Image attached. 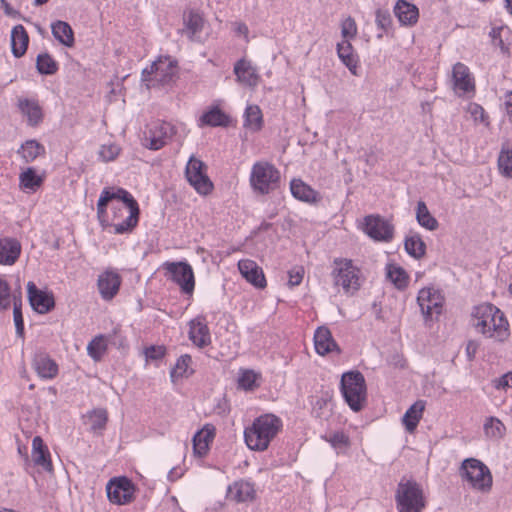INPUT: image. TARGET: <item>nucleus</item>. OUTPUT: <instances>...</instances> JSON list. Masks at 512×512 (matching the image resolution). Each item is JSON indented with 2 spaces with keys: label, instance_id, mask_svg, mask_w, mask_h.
I'll return each instance as SVG.
<instances>
[{
  "label": "nucleus",
  "instance_id": "obj_55",
  "mask_svg": "<svg viewBox=\"0 0 512 512\" xmlns=\"http://www.w3.org/2000/svg\"><path fill=\"white\" fill-rule=\"evenodd\" d=\"M327 441L336 449L347 448L350 445V439L344 432L333 433Z\"/></svg>",
  "mask_w": 512,
  "mask_h": 512
},
{
  "label": "nucleus",
  "instance_id": "obj_20",
  "mask_svg": "<svg viewBox=\"0 0 512 512\" xmlns=\"http://www.w3.org/2000/svg\"><path fill=\"white\" fill-rule=\"evenodd\" d=\"M238 269L241 275L256 288L263 289L266 287L264 273L255 261L250 259L240 260Z\"/></svg>",
  "mask_w": 512,
  "mask_h": 512
},
{
  "label": "nucleus",
  "instance_id": "obj_1",
  "mask_svg": "<svg viewBox=\"0 0 512 512\" xmlns=\"http://www.w3.org/2000/svg\"><path fill=\"white\" fill-rule=\"evenodd\" d=\"M472 326L485 337L503 342L509 335V323L504 313L491 303H483L474 307Z\"/></svg>",
  "mask_w": 512,
  "mask_h": 512
},
{
  "label": "nucleus",
  "instance_id": "obj_50",
  "mask_svg": "<svg viewBox=\"0 0 512 512\" xmlns=\"http://www.w3.org/2000/svg\"><path fill=\"white\" fill-rule=\"evenodd\" d=\"M376 25L379 29L382 30L381 33L377 35L378 38H382L384 34H388L392 28V19L388 12L377 11Z\"/></svg>",
  "mask_w": 512,
  "mask_h": 512
},
{
  "label": "nucleus",
  "instance_id": "obj_59",
  "mask_svg": "<svg viewBox=\"0 0 512 512\" xmlns=\"http://www.w3.org/2000/svg\"><path fill=\"white\" fill-rule=\"evenodd\" d=\"M304 270L302 267H298L289 271V285L291 287L298 286L303 279Z\"/></svg>",
  "mask_w": 512,
  "mask_h": 512
},
{
  "label": "nucleus",
  "instance_id": "obj_26",
  "mask_svg": "<svg viewBox=\"0 0 512 512\" xmlns=\"http://www.w3.org/2000/svg\"><path fill=\"white\" fill-rule=\"evenodd\" d=\"M32 460L36 466L47 472L53 470L50 452L40 436H35L32 440Z\"/></svg>",
  "mask_w": 512,
  "mask_h": 512
},
{
  "label": "nucleus",
  "instance_id": "obj_64",
  "mask_svg": "<svg viewBox=\"0 0 512 512\" xmlns=\"http://www.w3.org/2000/svg\"><path fill=\"white\" fill-rule=\"evenodd\" d=\"M182 475H183V472H179L177 468H172L168 472L167 477H168L169 481L174 482V481L178 480Z\"/></svg>",
  "mask_w": 512,
  "mask_h": 512
},
{
  "label": "nucleus",
  "instance_id": "obj_63",
  "mask_svg": "<svg viewBox=\"0 0 512 512\" xmlns=\"http://www.w3.org/2000/svg\"><path fill=\"white\" fill-rule=\"evenodd\" d=\"M476 350L477 345L474 342L470 341L466 346V353L469 360H472L475 357Z\"/></svg>",
  "mask_w": 512,
  "mask_h": 512
},
{
  "label": "nucleus",
  "instance_id": "obj_10",
  "mask_svg": "<svg viewBox=\"0 0 512 512\" xmlns=\"http://www.w3.org/2000/svg\"><path fill=\"white\" fill-rule=\"evenodd\" d=\"M189 184L201 195H208L213 190V183L207 175V165L192 155L185 168Z\"/></svg>",
  "mask_w": 512,
  "mask_h": 512
},
{
  "label": "nucleus",
  "instance_id": "obj_41",
  "mask_svg": "<svg viewBox=\"0 0 512 512\" xmlns=\"http://www.w3.org/2000/svg\"><path fill=\"white\" fill-rule=\"evenodd\" d=\"M263 125L262 112L257 105H248L244 113V126L252 131H259Z\"/></svg>",
  "mask_w": 512,
  "mask_h": 512
},
{
  "label": "nucleus",
  "instance_id": "obj_38",
  "mask_svg": "<svg viewBox=\"0 0 512 512\" xmlns=\"http://www.w3.org/2000/svg\"><path fill=\"white\" fill-rule=\"evenodd\" d=\"M86 423L90 426L93 432L102 431L105 429L108 421V413L106 409L96 408L85 415Z\"/></svg>",
  "mask_w": 512,
  "mask_h": 512
},
{
  "label": "nucleus",
  "instance_id": "obj_37",
  "mask_svg": "<svg viewBox=\"0 0 512 512\" xmlns=\"http://www.w3.org/2000/svg\"><path fill=\"white\" fill-rule=\"evenodd\" d=\"M404 247L406 252L415 259L422 258L426 252V244L418 233L407 236Z\"/></svg>",
  "mask_w": 512,
  "mask_h": 512
},
{
  "label": "nucleus",
  "instance_id": "obj_43",
  "mask_svg": "<svg viewBox=\"0 0 512 512\" xmlns=\"http://www.w3.org/2000/svg\"><path fill=\"white\" fill-rule=\"evenodd\" d=\"M204 27V18L196 12H189L185 18V28L190 38H194L202 31Z\"/></svg>",
  "mask_w": 512,
  "mask_h": 512
},
{
  "label": "nucleus",
  "instance_id": "obj_17",
  "mask_svg": "<svg viewBox=\"0 0 512 512\" xmlns=\"http://www.w3.org/2000/svg\"><path fill=\"white\" fill-rule=\"evenodd\" d=\"M121 276L113 270H107L99 275L97 285L104 300L113 299L120 289Z\"/></svg>",
  "mask_w": 512,
  "mask_h": 512
},
{
  "label": "nucleus",
  "instance_id": "obj_11",
  "mask_svg": "<svg viewBox=\"0 0 512 512\" xmlns=\"http://www.w3.org/2000/svg\"><path fill=\"white\" fill-rule=\"evenodd\" d=\"M175 127L165 121H156L151 123L144 132L142 144L150 150H159L164 147L167 142L175 134Z\"/></svg>",
  "mask_w": 512,
  "mask_h": 512
},
{
  "label": "nucleus",
  "instance_id": "obj_60",
  "mask_svg": "<svg viewBox=\"0 0 512 512\" xmlns=\"http://www.w3.org/2000/svg\"><path fill=\"white\" fill-rule=\"evenodd\" d=\"M234 31L238 36L244 37L245 40L248 39L249 29L245 23H242V22L234 23Z\"/></svg>",
  "mask_w": 512,
  "mask_h": 512
},
{
  "label": "nucleus",
  "instance_id": "obj_4",
  "mask_svg": "<svg viewBox=\"0 0 512 512\" xmlns=\"http://www.w3.org/2000/svg\"><path fill=\"white\" fill-rule=\"evenodd\" d=\"M281 174L275 165L268 161L253 164L249 176L252 191L257 195H268L280 187Z\"/></svg>",
  "mask_w": 512,
  "mask_h": 512
},
{
  "label": "nucleus",
  "instance_id": "obj_24",
  "mask_svg": "<svg viewBox=\"0 0 512 512\" xmlns=\"http://www.w3.org/2000/svg\"><path fill=\"white\" fill-rule=\"evenodd\" d=\"M33 367L42 379H53L57 376L59 368L57 363L45 352H38L33 358Z\"/></svg>",
  "mask_w": 512,
  "mask_h": 512
},
{
  "label": "nucleus",
  "instance_id": "obj_27",
  "mask_svg": "<svg viewBox=\"0 0 512 512\" xmlns=\"http://www.w3.org/2000/svg\"><path fill=\"white\" fill-rule=\"evenodd\" d=\"M394 13L401 25L414 26L419 19V9L416 5L409 3L405 0H398Z\"/></svg>",
  "mask_w": 512,
  "mask_h": 512
},
{
  "label": "nucleus",
  "instance_id": "obj_22",
  "mask_svg": "<svg viewBox=\"0 0 512 512\" xmlns=\"http://www.w3.org/2000/svg\"><path fill=\"white\" fill-rule=\"evenodd\" d=\"M314 346L316 352L322 356L333 351L341 352L338 344L332 337L331 331L325 326L316 329L314 333Z\"/></svg>",
  "mask_w": 512,
  "mask_h": 512
},
{
  "label": "nucleus",
  "instance_id": "obj_30",
  "mask_svg": "<svg viewBox=\"0 0 512 512\" xmlns=\"http://www.w3.org/2000/svg\"><path fill=\"white\" fill-rule=\"evenodd\" d=\"M291 194L294 198L306 202L315 203L319 200V194L301 179H293L290 183Z\"/></svg>",
  "mask_w": 512,
  "mask_h": 512
},
{
  "label": "nucleus",
  "instance_id": "obj_13",
  "mask_svg": "<svg viewBox=\"0 0 512 512\" xmlns=\"http://www.w3.org/2000/svg\"><path fill=\"white\" fill-rule=\"evenodd\" d=\"M107 496L110 502L117 505H125L134 497V485L126 477L111 479L106 486Z\"/></svg>",
  "mask_w": 512,
  "mask_h": 512
},
{
  "label": "nucleus",
  "instance_id": "obj_62",
  "mask_svg": "<svg viewBox=\"0 0 512 512\" xmlns=\"http://www.w3.org/2000/svg\"><path fill=\"white\" fill-rule=\"evenodd\" d=\"M38 73L42 75H53L57 72L58 66H35Z\"/></svg>",
  "mask_w": 512,
  "mask_h": 512
},
{
  "label": "nucleus",
  "instance_id": "obj_34",
  "mask_svg": "<svg viewBox=\"0 0 512 512\" xmlns=\"http://www.w3.org/2000/svg\"><path fill=\"white\" fill-rule=\"evenodd\" d=\"M45 152V147L34 139L25 141L17 151L25 163L33 162L37 157L44 155Z\"/></svg>",
  "mask_w": 512,
  "mask_h": 512
},
{
  "label": "nucleus",
  "instance_id": "obj_53",
  "mask_svg": "<svg viewBox=\"0 0 512 512\" xmlns=\"http://www.w3.org/2000/svg\"><path fill=\"white\" fill-rule=\"evenodd\" d=\"M11 305V289L8 282L0 278V310H7Z\"/></svg>",
  "mask_w": 512,
  "mask_h": 512
},
{
  "label": "nucleus",
  "instance_id": "obj_16",
  "mask_svg": "<svg viewBox=\"0 0 512 512\" xmlns=\"http://www.w3.org/2000/svg\"><path fill=\"white\" fill-rule=\"evenodd\" d=\"M177 66H146L142 71L143 81L148 86L159 83L160 85L170 84L176 75Z\"/></svg>",
  "mask_w": 512,
  "mask_h": 512
},
{
  "label": "nucleus",
  "instance_id": "obj_3",
  "mask_svg": "<svg viewBox=\"0 0 512 512\" xmlns=\"http://www.w3.org/2000/svg\"><path fill=\"white\" fill-rule=\"evenodd\" d=\"M282 426V420L278 416L274 414L260 415L251 426L245 428V443L251 450L265 451L281 431Z\"/></svg>",
  "mask_w": 512,
  "mask_h": 512
},
{
  "label": "nucleus",
  "instance_id": "obj_28",
  "mask_svg": "<svg viewBox=\"0 0 512 512\" xmlns=\"http://www.w3.org/2000/svg\"><path fill=\"white\" fill-rule=\"evenodd\" d=\"M230 124V117L218 106H213L205 111L198 120V127H227Z\"/></svg>",
  "mask_w": 512,
  "mask_h": 512
},
{
  "label": "nucleus",
  "instance_id": "obj_2",
  "mask_svg": "<svg viewBox=\"0 0 512 512\" xmlns=\"http://www.w3.org/2000/svg\"><path fill=\"white\" fill-rule=\"evenodd\" d=\"M112 200H120L129 209V215L120 223L114 224L116 234L131 232L138 224L140 209L134 197L123 188H104L97 202V215L102 218L106 215L107 205Z\"/></svg>",
  "mask_w": 512,
  "mask_h": 512
},
{
  "label": "nucleus",
  "instance_id": "obj_35",
  "mask_svg": "<svg viewBox=\"0 0 512 512\" xmlns=\"http://www.w3.org/2000/svg\"><path fill=\"white\" fill-rule=\"evenodd\" d=\"M238 388L244 391H254L261 385V374L252 369H241L238 375Z\"/></svg>",
  "mask_w": 512,
  "mask_h": 512
},
{
  "label": "nucleus",
  "instance_id": "obj_18",
  "mask_svg": "<svg viewBox=\"0 0 512 512\" xmlns=\"http://www.w3.org/2000/svg\"><path fill=\"white\" fill-rule=\"evenodd\" d=\"M489 38L493 48L499 49L502 54H510L512 29L508 25H493L489 31Z\"/></svg>",
  "mask_w": 512,
  "mask_h": 512
},
{
  "label": "nucleus",
  "instance_id": "obj_54",
  "mask_svg": "<svg viewBox=\"0 0 512 512\" xmlns=\"http://www.w3.org/2000/svg\"><path fill=\"white\" fill-rule=\"evenodd\" d=\"M120 153V148L116 144L102 145L99 149V157L105 161H113Z\"/></svg>",
  "mask_w": 512,
  "mask_h": 512
},
{
  "label": "nucleus",
  "instance_id": "obj_33",
  "mask_svg": "<svg viewBox=\"0 0 512 512\" xmlns=\"http://www.w3.org/2000/svg\"><path fill=\"white\" fill-rule=\"evenodd\" d=\"M29 43V37L22 25H17L11 32V47L12 52L16 57L25 54Z\"/></svg>",
  "mask_w": 512,
  "mask_h": 512
},
{
  "label": "nucleus",
  "instance_id": "obj_57",
  "mask_svg": "<svg viewBox=\"0 0 512 512\" xmlns=\"http://www.w3.org/2000/svg\"><path fill=\"white\" fill-rule=\"evenodd\" d=\"M469 112L475 121H480V122L484 123V122H486V120L488 118L483 107L476 103L470 104Z\"/></svg>",
  "mask_w": 512,
  "mask_h": 512
},
{
  "label": "nucleus",
  "instance_id": "obj_58",
  "mask_svg": "<svg viewBox=\"0 0 512 512\" xmlns=\"http://www.w3.org/2000/svg\"><path fill=\"white\" fill-rule=\"evenodd\" d=\"M494 387L498 390L512 388V372H508L494 380Z\"/></svg>",
  "mask_w": 512,
  "mask_h": 512
},
{
  "label": "nucleus",
  "instance_id": "obj_12",
  "mask_svg": "<svg viewBox=\"0 0 512 512\" xmlns=\"http://www.w3.org/2000/svg\"><path fill=\"white\" fill-rule=\"evenodd\" d=\"M364 232L375 241L390 242L394 226L380 215H368L364 219Z\"/></svg>",
  "mask_w": 512,
  "mask_h": 512
},
{
  "label": "nucleus",
  "instance_id": "obj_29",
  "mask_svg": "<svg viewBox=\"0 0 512 512\" xmlns=\"http://www.w3.org/2000/svg\"><path fill=\"white\" fill-rule=\"evenodd\" d=\"M18 107L22 114L27 117L29 125L36 126L42 121L43 112L38 101L34 99L20 98L18 100Z\"/></svg>",
  "mask_w": 512,
  "mask_h": 512
},
{
  "label": "nucleus",
  "instance_id": "obj_14",
  "mask_svg": "<svg viewBox=\"0 0 512 512\" xmlns=\"http://www.w3.org/2000/svg\"><path fill=\"white\" fill-rule=\"evenodd\" d=\"M417 302L425 319L432 318L433 314L442 312L443 297L438 290L423 288L419 291Z\"/></svg>",
  "mask_w": 512,
  "mask_h": 512
},
{
  "label": "nucleus",
  "instance_id": "obj_8",
  "mask_svg": "<svg viewBox=\"0 0 512 512\" xmlns=\"http://www.w3.org/2000/svg\"><path fill=\"white\" fill-rule=\"evenodd\" d=\"M459 474L472 489L484 493L491 490L492 475L482 461L475 458L465 459L461 464Z\"/></svg>",
  "mask_w": 512,
  "mask_h": 512
},
{
  "label": "nucleus",
  "instance_id": "obj_61",
  "mask_svg": "<svg viewBox=\"0 0 512 512\" xmlns=\"http://www.w3.org/2000/svg\"><path fill=\"white\" fill-rule=\"evenodd\" d=\"M504 105L509 120L512 122V91L505 94Z\"/></svg>",
  "mask_w": 512,
  "mask_h": 512
},
{
  "label": "nucleus",
  "instance_id": "obj_36",
  "mask_svg": "<svg viewBox=\"0 0 512 512\" xmlns=\"http://www.w3.org/2000/svg\"><path fill=\"white\" fill-rule=\"evenodd\" d=\"M53 36L63 45L71 47L74 44V32L65 21H56L51 25Z\"/></svg>",
  "mask_w": 512,
  "mask_h": 512
},
{
  "label": "nucleus",
  "instance_id": "obj_46",
  "mask_svg": "<svg viewBox=\"0 0 512 512\" xmlns=\"http://www.w3.org/2000/svg\"><path fill=\"white\" fill-rule=\"evenodd\" d=\"M337 53L343 64H353L357 62V55L354 53L350 40H343L337 45Z\"/></svg>",
  "mask_w": 512,
  "mask_h": 512
},
{
  "label": "nucleus",
  "instance_id": "obj_39",
  "mask_svg": "<svg viewBox=\"0 0 512 512\" xmlns=\"http://www.w3.org/2000/svg\"><path fill=\"white\" fill-rule=\"evenodd\" d=\"M237 81L247 87H255L259 82V75L254 66H234Z\"/></svg>",
  "mask_w": 512,
  "mask_h": 512
},
{
  "label": "nucleus",
  "instance_id": "obj_7",
  "mask_svg": "<svg viewBox=\"0 0 512 512\" xmlns=\"http://www.w3.org/2000/svg\"><path fill=\"white\" fill-rule=\"evenodd\" d=\"M395 501L398 512H422L426 506L421 485L412 479L398 483Z\"/></svg>",
  "mask_w": 512,
  "mask_h": 512
},
{
  "label": "nucleus",
  "instance_id": "obj_52",
  "mask_svg": "<svg viewBox=\"0 0 512 512\" xmlns=\"http://www.w3.org/2000/svg\"><path fill=\"white\" fill-rule=\"evenodd\" d=\"M357 24L352 17H347L341 22V34L344 40H351L357 35Z\"/></svg>",
  "mask_w": 512,
  "mask_h": 512
},
{
  "label": "nucleus",
  "instance_id": "obj_21",
  "mask_svg": "<svg viewBox=\"0 0 512 512\" xmlns=\"http://www.w3.org/2000/svg\"><path fill=\"white\" fill-rule=\"evenodd\" d=\"M256 490L254 484L247 480H238L228 486L227 499L235 502L252 501L255 498Z\"/></svg>",
  "mask_w": 512,
  "mask_h": 512
},
{
  "label": "nucleus",
  "instance_id": "obj_6",
  "mask_svg": "<svg viewBox=\"0 0 512 512\" xmlns=\"http://www.w3.org/2000/svg\"><path fill=\"white\" fill-rule=\"evenodd\" d=\"M341 393L345 402L354 411L359 412L363 409L367 389L365 378L359 371H349L341 377Z\"/></svg>",
  "mask_w": 512,
  "mask_h": 512
},
{
  "label": "nucleus",
  "instance_id": "obj_19",
  "mask_svg": "<svg viewBox=\"0 0 512 512\" xmlns=\"http://www.w3.org/2000/svg\"><path fill=\"white\" fill-rule=\"evenodd\" d=\"M454 90L459 95L474 94L475 80L468 66H453Z\"/></svg>",
  "mask_w": 512,
  "mask_h": 512
},
{
  "label": "nucleus",
  "instance_id": "obj_45",
  "mask_svg": "<svg viewBox=\"0 0 512 512\" xmlns=\"http://www.w3.org/2000/svg\"><path fill=\"white\" fill-rule=\"evenodd\" d=\"M498 168L506 178H512V148L502 149L498 157Z\"/></svg>",
  "mask_w": 512,
  "mask_h": 512
},
{
  "label": "nucleus",
  "instance_id": "obj_9",
  "mask_svg": "<svg viewBox=\"0 0 512 512\" xmlns=\"http://www.w3.org/2000/svg\"><path fill=\"white\" fill-rule=\"evenodd\" d=\"M163 268L167 279L176 283L183 294L191 296L195 288V277L192 266L183 261L165 262Z\"/></svg>",
  "mask_w": 512,
  "mask_h": 512
},
{
  "label": "nucleus",
  "instance_id": "obj_47",
  "mask_svg": "<svg viewBox=\"0 0 512 512\" xmlns=\"http://www.w3.org/2000/svg\"><path fill=\"white\" fill-rule=\"evenodd\" d=\"M192 362V358L188 354H184L180 356L171 370L170 376L174 380L176 378H182L184 376H188V368Z\"/></svg>",
  "mask_w": 512,
  "mask_h": 512
},
{
  "label": "nucleus",
  "instance_id": "obj_49",
  "mask_svg": "<svg viewBox=\"0 0 512 512\" xmlns=\"http://www.w3.org/2000/svg\"><path fill=\"white\" fill-rule=\"evenodd\" d=\"M106 350V345L104 343V338L102 335L96 336L92 341H90L87 345L88 355L94 360H100L102 355Z\"/></svg>",
  "mask_w": 512,
  "mask_h": 512
},
{
  "label": "nucleus",
  "instance_id": "obj_42",
  "mask_svg": "<svg viewBox=\"0 0 512 512\" xmlns=\"http://www.w3.org/2000/svg\"><path fill=\"white\" fill-rule=\"evenodd\" d=\"M387 278L398 289L405 288L408 283V276L406 271L402 267L393 264H389L387 266Z\"/></svg>",
  "mask_w": 512,
  "mask_h": 512
},
{
  "label": "nucleus",
  "instance_id": "obj_5",
  "mask_svg": "<svg viewBox=\"0 0 512 512\" xmlns=\"http://www.w3.org/2000/svg\"><path fill=\"white\" fill-rule=\"evenodd\" d=\"M331 277L335 288L346 295H353L362 285L361 270L351 259L335 258Z\"/></svg>",
  "mask_w": 512,
  "mask_h": 512
},
{
  "label": "nucleus",
  "instance_id": "obj_32",
  "mask_svg": "<svg viewBox=\"0 0 512 512\" xmlns=\"http://www.w3.org/2000/svg\"><path fill=\"white\" fill-rule=\"evenodd\" d=\"M425 409L424 401H416L409 409L405 412L402 418V422L406 430L410 433L414 432L417 425L422 418L423 411Z\"/></svg>",
  "mask_w": 512,
  "mask_h": 512
},
{
  "label": "nucleus",
  "instance_id": "obj_23",
  "mask_svg": "<svg viewBox=\"0 0 512 512\" xmlns=\"http://www.w3.org/2000/svg\"><path fill=\"white\" fill-rule=\"evenodd\" d=\"M189 339L196 346L203 348L211 343V335L203 317H197L189 323Z\"/></svg>",
  "mask_w": 512,
  "mask_h": 512
},
{
  "label": "nucleus",
  "instance_id": "obj_15",
  "mask_svg": "<svg viewBox=\"0 0 512 512\" xmlns=\"http://www.w3.org/2000/svg\"><path fill=\"white\" fill-rule=\"evenodd\" d=\"M27 294L32 309L39 314H46L55 307L53 293L38 289L32 281L27 283Z\"/></svg>",
  "mask_w": 512,
  "mask_h": 512
},
{
  "label": "nucleus",
  "instance_id": "obj_51",
  "mask_svg": "<svg viewBox=\"0 0 512 512\" xmlns=\"http://www.w3.org/2000/svg\"><path fill=\"white\" fill-rule=\"evenodd\" d=\"M21 305V299L14 296L13 318L16 327V333L22 337L24 334V319Z\"/></svg>",
  "mask_w": 512,
  "mask_h": 512
},
{
  "label": "nucleus",
  "instance_id": "obj_56",
  "mask_svg": "<svg viewBox=\"0 0 512 512\" xmlns=\"http://www.w3.org/2000/svg\"><path fill=\"white\" fill-rule=\"evenodd\" d=\"M166 349L164 346H150L145 349L147 359L159 360L164 357Z\"/></svg>",
  "mask_w": 512,
  "mask_h": 512
},
{
  "label": "nucleus",
  "instance_id": "obj_44",
  "mask_svg": "<svg viewBox=\"0 0 512 512\" xmlns=\"http://www.w3.org/2000/svg\"><path fill=\"white\" fill-rule=\"evenodd\" d=\"M20 186L23 189H28L34 191L37 187L42 184V178L36 174V171L33 167H28L24 172H22L19 176Z\"/></svg>",
  "mask_w": 512,
  "mask_h": 512
},
{
  "label": "nucleus",
  "instance_id": "obj_48",
  "mask_svg": "<svg viewBox=\"0 0 512 512\" xmlns=\"http://www.w3.org/2000/svg\"><path fill=\"white\" fill-rule=\"evenodd\" d=\"M485 434L489 437H502L505 431L504 424L496 417H489L484 423Z\"/></svg>",
  "mask_w": 512,
  "mask_h": 512
},
{
  "label": "nucleus",
  "instance_id": "obj_31",
  "mask_svg": "<svg viewBox=\"0 0 512 512\" xmlns=\"http://www.w3.org/2000/svg\"><path fill=\"white\" fill-rule=\"evenodd\" d=\"M214 438V427L206 425L203 429L198 431L193 437L194 453L200 457L206 455L209 444Z\"/></svg>",
  "mask_w": 512,
  "mask_h": 512
},
{
  "label": "nucleus",
  "instance_id": "obj_40",
  "mask_svg": "<svg viewBox=\"0 0 512 512\" xmlns=\"http://www.w3.org/2000/svg\"><path fill=\"white\" fill-rule=\"evenodd\" d=\"M416 219L420 226L430 231L436 230L439 226L437 219L431 215L423 201L417 203Z\"/></svg>",
  "mask_w": 512,
  "mask_h": 512
},
{
  "label": "nucleus",
  "instance_id": "obj_25",
  "mask_svg": "<svg viewBox=\"0 0 512 512\" xmlns=\"http://www.w3.org/2000/svg\"><path fill=\"white\" fill-rule=\"evenodd\" d=\"M21 254L20 242L11 237L0 238V265H13Z\"/></svg>",
  "mask_w": 512,
  "mask_h": 512
}]
</instances>
